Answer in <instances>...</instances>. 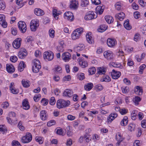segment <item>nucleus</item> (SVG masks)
<instances>
[{
	"label": "nucleus",
	"instance_id": "f257e3e1",
	"mask_svg": "<svg viewBox=\"0 0 146 146\" xmlns=\"http://www.w3.org/2000/svg\"><path fill=\"white\" fill-rule=\"evenodd\" d=\"M83 28L82 27H80L75 30L71 35L72 39L75 40L79 39L83 32Z\"/></svg>",
	"mask_w": 146,
	"mask_h": 146
},
{
	"label": "nucleus",
	"instance_id": "f03ea898",
	"mask_svg": "<svg viewBox=\"0 0 146 146\" xmlns=\"http://www.w3.org/2000/svg\"><path fill=\"white\" fill-rule=\"evenodd\" d=\"M70 102L68 100H65L62 99H59L57 101V107L58 109L66 108L70 105Z\"/></svg>",
	"mask_w": 146,
	"mask_h": 146
},
{
	"label": "nucleus",
	"instance_id": "7ed1b4c3",
	"mask_svg": "<svg viewBox=\"0 0 146 146\" xmlns=\"http://www.w3.org/2000/svg\"><path fill=\"white\" fill-rule=\"evenodd\" d=\"M33 63L32 68V71L34 72L37 73L39 72L41 68L40 62L38 59H35L33 61Z\"/></svg>",
	"mask_w": 146,
	"mask_h": 146
},
{
	"label": "nucleus",
	"instance_id": "20e7f679",
	"mask_svg": "<svg viewBox=\"0 0 146 146\" xmlns=\"http://www.w3.org/2000/svg\"><path fill=\"white\" fill-rule=\"evenodd\" d=\"M54 57L53 53L50 50L45 51L43 54V58L46 61L52 60L54 58Z\"/></svg>",
	"mask_w": 146,
	"mask_h": 146
},
{
	"label": "nucleus",
	"instance_id": "39448f33",
	"mask_svg": "<svg viewBox=\"0 0 146 146\" xmlns=\"http://www.w3.org/2000/svg\"><path fill=\"white\" fill-rule=\"evenodd\" d=\"M32 137L31 134L29 132H27L26 133L25 136L22 137L21 141L23 143H28L30 142L32 140Z\"/></svg>",
	"mask_w": 146,
	"mask_h": 146
},
{
	"label": "nucleus",
	"instance_id": "423d86ee",
	"mask_svg": "<svg viewBox=\"0 0 146 146\" xmlns=\"http://www.w3.org/2000/svg\"><path fill=\"white\" fill-rule=\"evenodd\" d=\"M97 17V15L96 12L90 11L86 14L84 17V19L86 20H89L95 19Z\"/></svg>",
	"mask_w": 146,
	"mask_h": 146
},
{
	"label": "nucleus",
	"instance_id": "0eeeda50",
	"mask_svg": "<svg viewBox=\"0 0 146 146\" xmlns=\"http://www.w3.org/2000/svg\"><path fill=\"white\" fill-rule=\"evenodd\" d=\"M39 21L37 19L32 20L30 23V27L33 31H35L39 26Z\"/></svg>",
	"mask_w": 146,
	"mask_h": 146
},
{
	"label": "nucleus",
	"instance_id": "6e6552de",
	"mask_svg": "<svg viewBox=\"0 0 146 146\" xmlns=\"http://www.w3.org/2000/svg\"><path fill=\"white\" fill-rule=\"evenodd\" d=\"M18 26L19 29L21 33H24L26 31L27 26L24 22L19 21L18 23Z\"/></svg>",
	"mask_w": 146,
	"mask_h": 146
},
{
	"label": "nucleus",
	"instance_id": "1a4fd4ad",
	"mask_svg": "<svg viewBox=\"0 0 146 146\" xmlns=\"http://www.w3.org/2000/svg\"><path fill=\"white\" fill-rule=\"evenodd\" d=\"M107 43L108 47L110 48H113L117 44V42L114 38H109L107 40Z\"/></svg>",
	"mask_w": 146,
	"mask_h": 146
},
{
	"label": "nucleus",
	"instance_id": "9d476101",
	"mask_svg": "<svg viewBox=\"0 0 146 146\" xmlns=\"http://www.w3.org/2000/svg\"><path fill=\"white\" fill-rule=\"evenodd\" d=\"M64 17L70 21H73L74 19V17L73 13L70 11H67L64 14Z\"/></svg>",
	"mask_w": 146,
	"mask_h": 146
},
{
	"label": "nucleus",
	"instance_id": "9b49d317",
	"mask_svg": "<svg viewBox=\"0 0 146 146\" xmlns=\"http://www.w3.org/2000/svg\"><path fill=\"white\" fill-rule=\"evenodd\" d=\"M104 56L105 58L108 60H110L113 58V53L109 50L105 51L104 53Z\"/></svg>",
	"mask_w": 146,
	"mask_h": 146
},
{
	"label": "nucleus",
	"instance_id": "f8f14e48",
	"mask_svg": "<svg viewBox=\"0 0 146 146\" xmlns=\"http://www.w3.org/2000/svg\"><path fill=\"white\" fill-rule=\"evenodd\" d=\"M21 43V38H16L13 43V47L16 49L19 48Z\"/></svg>",
	"mask_w": 146,
	"mask_h": 146
},
{
	"label": "nucleus",
	"instance_id": "ddd939ff",
	"mask_svg": "<svg viewBox=\"0 0 146 146\" xmlns=\"http://www.w3.org/2000/svg\"><path fill=\"white\" fill-rule=\"evenodd\" d=\"M27 52L26 49L24 48L21 49L18 54L19 58L21 59L24 58L27 55Z\"/></svg>",
	"mask_w": 146,
	"mask_h": 146
},
{
	"label": "nucleus",
	"instance_id": "4468645a",
	"mask_svg": "<svg viewBox=\"0 0 146 146\" xmlns=\"http://www.w3.org/2000/svg\"><path fill=\"white\" fill-rule=\"evenodd\" d=\"M71 58V55L69 53L66 52L63 53L62 55V60L65 62H68Z\"/></svg>",
	"mask_w": 146,
	"mask_h": 146
},
{
	"label": "nucleus",
	"instance_id": "2eb2a0df",
	"mask_svg": "<svg viewBox=\"0 0 146 146\" xmlns=\"http://www.w3.org/2000/svg\"><path fill=\"white\" fill-rule=\"evenodd\" d=\"M86 40L88 43L90 44H92L94 43V41L91 32H89L86 33Z\"/></svg>",
	"mask_w": 146,
	"mask_h": 146
},
{
	"label": "nucleus",
	"instance_id": "dca6fc26",
	"mask_svg": "<svg viewBox=\"0 0 146 146\" xmlns=\"http://www.w3.org/2000/svg\"><path fill=\"white\" fill-rule=\"evenodd\" d=\"M134 92L137 95H141L143 93L142 87L140 86H137L134 88Z\"/></svg>",
	"mask_w": 146,
	"mask_h": 146
},
{
	"label": "nucleus",
	"instance_id": "f3484780",
	"mask_svg": "<svg viewBox=\"0 0 146 146\" xmlns=\"http://www.w3.org/2000/svg\"><path fill=\"white\" fill-rule=\"evenodd\" d=\"M121 75L120 72L119 71L113 70L111 72V76L112 78L114 79L118 78Z\"/></svg>",
	"mask_w": 146,
	"mask_h": 146
},
{
	"label": "nucleus",
	"instance_id": "a211bd4d",
	"mask_svg": "<svg viewBox=\"0 0 146 146\" xmlns=\"http://www.w3.org/2000/svg\"><path fill=\"white\" fill-rule=\"evenodd\" d=\"M78 3L76 0H72L70 1V7L71 9H76L78 8Z\"/></svg>",
	"mask_w": 146,
	"mask_h": 146
},
{
	"label": "nucleus",
	"instance_id": "6ab92c4d",
	"mask_svg": "<svg viewBox=\"0 0 146 146\" xmlns=\"http://www.w3.org/2000/svg\"><path fill=\"white\" fill-rule=\"evenodd\" d=\"M40 116L41 119L42 120L46 119L48 117L47 112L45 110H42L40 112Z\"/></svg>",
	"mask_w": 146,
	"mask_h": 146
},
{
	"label": "nucleus",
	"instance_id": "aec40b11",
	"mask_svg": "<svg viewBox=\"0 0 146 146\" xmlns=\"http://www.w3.org/2000/svg\"><path fill=\"white\" fill-rule=\"evenodd\" d=\"M34 12L35 15L38 16H41L44 14V11L38 8H36L34 10Z\"/></svg>",
	"mask_w": 146,
	"mask_h": 146
},
{
	"label": "nucleus",
	"instance_id": "412c9836",
	"mask_svg": "<svg viewBox=\"0 0 146 146\" xmlns=\"http://www.w3.org/2000/svg\"><path fill=\"white\" fill-rule=\"evenodd\" d=\"M117 116V114L115 112L111 113L107 119V121L108 122H111Z\"/></svg>",
	"mask_w": 146,
	"mask_h": 146
},
{
	"label": "nucleus",
	"instance_id": "4be33fe9",
	"mask_svg": "<svg viewBox=\"0 0 146 146\" xmlns=\"http://www.w3.org/2000/svg\"><path fill=\"white\" fill-rule=\"evenodd\" d=\"M124 54V52L121 49H119L118 50L116 53V55L117 57L121 58L122 60L125 59Z\"/></svg>",
	"mask_w": 146,
	"mask_h": 146
},
{
	"label": "nucleus",
	"instance_id": "5701e85b",
	"mask_svg": "<svg viewBox=\"0 0 146 146\" xmlns=\"http://www.w3.org/2000/svg\"><path fill=\"white\" fill-rule=\"evenodd\" d=\"M78 60L79 62V65L83 68H84L88 66V63L86 61H83L82 59L79 58Z\"/></svg>",
	"mask_w": 146,
	"mask_h": 146
},
{
	"label": "nucleus",
	"instance_id": "b1692460",
	"mask_svg": "<svg viewBox=\"0 0 146 146\" xmlns=\"http://www.w3.org/2000/svg\"><path fill=\"white\" fill-rule=\"evenodd\" d=\"M14 85V83H11L10 85L9 89L11 93L14 94H17L19 92V90L18 89L15 88Z\"/></svg>",
	"mask_w": 146,
	"mask_h": 146
},
{
	"label": "nucleus",
	"instance_id": "393cba45",
	"mask_svg": "<svg viewBox=\"0 0 146 146\" xmlns=\"http://www.w3.org/2000/svg\"><path fill=\"white\" fill-rule=\"evenodd\" d=\"M73 92L72 90L66 89L65 90L63 93V96L66 97L70 98L72 96Z\"/></svg>",
	"mask_w": 146,
	"mask_h": 146
},
{
	"label": "nucleus",
	"instance_id": "a878e982",
	"mask_svg": "<svg viewBox=\"0 0 146 146\" xmlns=\"http://www.w3.org/2000/svg\"><path fill=\"white\" fill-rule=\"evenodd\" d=\"M22 106L23 109L25 110L29 109L30 106L27 99H25L23 101Z\"/></svg>",
	"mask_w": 146,
	"mask_h": 146
},
{
	"label": "nucleus",
	"instance_id": "bb28decb",
	"mask_svg": "<svg viewBox=\"0 0 146 146\" xmlns=\"http://www.w3.org/2000/svg\"><path fill=\"white\" fill-rule=\"evenodd\" d=\"M6 68L7 72L9 73H12L15 71V68L12 65L7 64Z\"/></svg>",
	"mask_w": 146,
	"mask_h": 146
},
{
	"label": "nucleus",
	"instance_id": "cd10ccee",
	"mask_svg": "<svg viewBox=\"0 0 146 146\" xmlns=\"http://www.w3.org/2000/svg\"><path fill=\"white\" fill-rule=\"evenodd\" d=\"M115 17L120 21L123 20L125 18V14L123 12L117 13L115 15Z\"/></svg>",
	"mask_w": 146,
	"mask_h": 146
},
{
	"label": "nucleus",
	"instance_id": "c85d7f7f",
	"mask_svg": "<svg viewBox=\"0 0 146 146\" xmlns=\"http://www.w3.org/2000/svg\"><path fill=\"white\" fill-rule=\"evenodd\" d=\"M6 119L7 122L11 125H15L16 124L18 121V119L16 118H15L13 119H11V118L8 117H6Z\"/></svg>",
	"mask_w": 146,
	"mask_h": 146
},
{
	"label": "nucleus",
	"instance_id": "c756f323",
	"mask_svg": "<svg viewBox=\"0 0 146 146\" xmlns=\"http://www.w3.org/2000/svg\"><path fill=\"white\" fill-rule=\"evenodd\" d=\"M53 15L56 19H57L59 17V15L62 13V12L60 11H58L56 9H53L52 11Z\"/></svg>",
	"mask_w": 146,
	"mask_h": 146
},
{
	"label": "nucleus",
	"instance_id": "7c9ffc66",
	"mask_svg": "<svg viewBox=\"0 0 146 146\" xmlns=\"http://www.w3.org/2000/svg\"><path fill=\"white\" fill-rule=\"evenodd\" d=\"M84 46L83 44H79L75 47V50L77 52H80L82 51L84 49Z\"/></svg>",
	"mask_w": 146,
	"mask_h": 146
},
{
	"label": "nucleus",
	"instance_id": "2f4dec72",
	"mask_svg": "<svg viewBox=\"0 0 146 146\" xmlns=\"http://www.w3.org/2000/svg\"><path fill=\"white\" fill-rule=\"evenodd\" d=\"M105 19L106 21L108 24L112 23L114 20L113 17L109 15L105 16Z\"/></svg>",
	"mask_w": 146,
	"mask_h": 146
},
{
	"label": "nucleus",
	"instance_id": "473e14b6",
	"mask_svg": "<svg viewBox=\"0 0 146 146\" xmlns=\"http://www.w3.org/2000/svg\"><path fill=\"white\" fill-rule=\"evenodd\" d=\"M136 128V125L133 123H131L129 124L128 128V130L131 132H133L135 131Z\"/></svg>",
	"mask_w": 146,
	"mask_h": 146
},
{
	"label": "nucleus",
	"instance_id": "72a5a7b5",
	"mask_svg": "<svg viewBox=\"0 0 146 146\" xmlns=\"http://www.w3.org/2000/svg\"><path fill=\"white\" fill-rule=\"evenodd\" d=\"M106 71V68L103 67H99L97 69L98 73L99 75H102L105 74Z\"/></svg>",
	"mask_w": 146,
	"mask_h": 146
},
{
	"label": "nucleus",
	"instance_id": "f704fd0d",
	"mask_svg": "<svg viewBox=\"0 0 146 146\" xmlns=\"http://www.w3.org/2000/svg\"><path fill=\"white\" fill-rule=\"evenodd\" d=\"M123 25L125 28L127 30H130L131 29V26L129 25V20L127 19L124 22Z\"/></svg>",
	"mask_w": 146,
	"mask_h": 146
},
{
	"label": "nucleus",
	"instance_id": "c9c22d12",
	"mask_svg": "<svg viewBox=\"0 0 146 146\" xmlns=\"http://www.w3.org/2000/svg\"><path fill=\"white\" fill-rule=\"evenodd\" d=\"M108 28V26L106 25H100L98 29V31L100 32H102L106 31Z\"/></svg>",
	"mask_w": 146,
	"mask_h": 146
},
{
	"label": "nucleus",
	"instance_id": "e433bc0d",
	"mask_svg": "<svg viewBox=\"0 0 146 146\" xmlns=\"http://www.w3.org/2000/svg\"><path fill=\"white\" fill-rule=\"evenodd\" d=\"M25 66V64L24 62L23 61L21 62L19 64L18 67L19 71L20 72L23 71Z\"/></svg>",
	"mask_w": 146,
	"mask_h": 146
},
{
	"label": "nucleus",
	"instance_id": "4c0bfd02",
	"mask_svg": "<svg viewBox=\"0 0 146 146\" xmlns=\"http://www.w3.org/2000/svg\"><path fill=\"white\" fill-rule=\"evenodd\" d=\"M141 100V98L138 96H135L133 99V102L135 105H137Z\"/></svg>",
	"mask_w": 146,
	"mask_h": 146
},
{
	"label": "nucleus",
	"instance_id": "58836bf2",
	"mask_svg": "<svg viewBox=\"0 0 146 146\" xmlns=\"http://www.w3.org/2000/svg\"><path fill=\"white\" fill-rule=\"evenodd\" d=\"M128 119L127 117L124 116L120 122L121 125L122 126H126L128 123Z\"/></svg>",
	"mask_w": 146,
	"mask_h": 146
},
{
	"label": "nucleus",
	"instance_id": "ea45409f",
	"mask_svg": "<svg viewBox=\"0 0 146 146\" xmlns=\"http://www.w3.org/2000/svg\"><path fill=\"white\" fill-rule=\"evenodd\" d=\"M102 6H98L96 8V11L97 13L99 15L102 14L104 11V8Z\"/></svg>",
	"mask_w": 146,
	"mask_h": 146
},
{
	"label": "nucleus",
	"instance_id": "a19ab883",
	"mask_svg": "<svg viewBox=\"0 0 146 146\" xmlns=\"http://www.w3.org/2000/svg\"><path fill=\"white\" fill-rule=\"evenodd\" d=\"M93 85L92 83H89L86 84L85 86V89L87 91H90L93 87Z\"/></svg>",
	"mask_w": 146,
	"mask_h": 146
},
{
	"label": "nucleus",
	"instance_id": "79ce46f5",
	"mask_svg": "<svg viewBox=\"0 0 146 146\" xmlns=\"http://www.w3.org/2000/svg\"><path fill=\"white\" fill-rule=\"evenodd\" d=\"M94 88L96 91H100L102 90L104 88L101 84H98L94 86Z\"/></svg>",
	"mask_w": 146,
	"mask_h": 146
},
{
	"label": "nucleus",
	"instance_id": "37998d69",
	"mask_svg": "<svg viewBox=\"0 0 146 146\" xmlns=\"http://www.w3.org/2000/svg\"><path fill=\"white\" fill-rule=\"evenodd\" d=\"M111 80L110 78L108 76H105L101 79L100 81L102 82H110Z\"/></svg>",
	"mask_w": 146,
	"mask_h": 146
},
{
	"label": "nucleus",
	"instance_id": "c03bdc74",
	"mask_svg": "<svg viewBox=\"0 0 146 146\" xmlns=\"http://www.w3.org/2000/svg\"><path fill=\"white\" fill-rule=\"evenodd\" d=\"M115 137L117 141H122L123 139L122 135L119 132H118L116 134Z\"/></svg>",
	"mask_w": 146,
	"mask_h": 146
},
{
	"label": "nucleus",
	"instance_id": "a18cd8bd",
	"mask_svg": "<svg viewBox=\"0 0 146 146\" xmlns=\"http://www.w3.org/2000/svg\"><path fill=\"white\" fill-rule=\"evenodd\" d=\"M122 2V1H120L116 3L115 5V7L116 9L118 10H119L121 9V7L123 5Z\"/></svg>",
	"mask_w": 146,
	"mask_h": 146
},
{
	"label": "nucleus",
	"instance_id": "49530a36",
	"mask_svg": "<svg viewBox=\"0 0 146 146\" xmlns=\"http://www.w3.org/2000/svg\"><path fill=\"white\" fill-rule=\"evenodd\" d=\"M137 111L136 110L132 111L131 114V117L133 120H135L136 119L137 117Z\"/></svg>",
	"mask_w": 146,
	"mask_h": 146
},
{
	"label": "nucleus",
	"instance_id": "de8ad7c7",
	"mask_svg": "<svg viewBox=\"0 0 146 146\" xmlns=\"http://www.w3.org/2000/svg\"><path fill=\"white\" fill-rule=\"evenodd\" d=\"M22 83L23 86L26 88H27L29 86V81L28 80H23Z\"/></svg>",
	"mask_w": 146,
	"mask_h": 146
},
{
	"label": "nucleus",
	"instance_id": "09e8293b",
	"mask_svg": "<svg viewBox=\"0 0 146 146\" xmlns=\"http://www.w3.org/2000/svg\"><path fill=\"white\" fill-rule=\"evenodd\" d=\"M16 4L20 8L22 7L25 5V2H24L23 0H16Z\"/></svg>",
	"mask_w": 146,
	"mask_h": 146
},
{
	"label": "nucleus",
	"instance_id": "8fccbe9b",
	"mask_svg": "<svg viewBox=\"0 0 146 146\" xmlns=\"http://www.w3.org/2000/svg\"><path fill=\"white\" fill-rule=\"evenodd\" d=\"M36 141L38 142L40 144H42L43 142V138L40 136H36L35 137Z\"/></svg>",
	"mask_w": 146,
	"mask_h": 146
},
{
	"label": "nucleus",
	"instance_id": "3c124183",
	"mask_svg": "<svg viewBox=\"0 0 146 146\" xmlns=\"http://www.w3.org/2000/svg\"><path fill=\"white\" fill-rule=\"evenodd\" d=\"M40 102L42 105L46 106L48 104V100L45 98H43L41 100Z\"/></svg>",
	"mask_w": 146,
	"mask_h": 146
},
{
	"label": "nucleus",
	"instance_id": "603ef678",
	"mask_svg": "<svg viewBox=\"0 0 146 146\" xmlns=\"http://www.w3.org/2000/svg\"><path fill=\"white\" fill-rule=\"evenodd\" d=\"M96 69L94 67H92L89 68L88 72L90 74H93L95 73Z\"/></svg>",
	"mask_w": 146,
	"mask_h": 146
},
{
	"label": "nucleus",
	"instance_id": "864d4df0",
	"mask_svg": "<svg viewBox=\"0 0 146 146\" xmlns=\"http://www.w3.org/2000/svg\"><path fill=\"white\" fill-rule=\"evenodd\" d=\"M121 90L123 94H126L129 91V88L127 86H123L121 87Z\"/></svg>",
	"mask_w": 146,
	"mask_h": 146
},
{
	"label": "nucleus",
	"instance_id": "5fc2aeb1",
	"mask_svg": "<svg viewBox=\"0 0 146 146\" xmlns=\"http://www.w3.org/2000/svg\"><path fill=\"white\" fill-rule=\"evenodd\" d=\"M49 36L52 38H53L55 36V31L52 29H50L49 31Z\"/></svg>",
	"mask_w": 146,
	"mask_h": 146
},
{
	"label": "nucleus",
	"instance_id": "6e6d98bb",
	"mask_svg": "<svg viewBox=\"0 0 146 146\" xmlns=\"http://www.w3.org/2000/svg\"><path fill=\"white\" fill-rule=\"evenodd\" d=\"M41 98V95L39 94L35 95L33 98L34 101L36 102H38Z\"/></svg>",
	"mask_w": 146,
	"mask_h": 146
},
{
	"label": "nucleus",
	"instance_id": "4d7b16f0",
	"mask_svg": "<svg viewBox=\"0 0 146 146\" xmlns=\"http://www.w3.org/2000/svg\"><path fill=\"white\" fill-rule=\"evenodd\" d=\"M112 65L114 67L118 68L121 69H122L123 68V66L121 65V64L119 63H112Z\"/></svg>",
	"mask_w": 146,
	"mask_h": 146
},
{
	"label": "nucleus",
	"instance_id": "13d9d810",
	"mask_svg": "<svg viewBox=\"0 0 146 146\" xmlns=\"http://www.w3.org/2000/svg\"><path fill=\"white\" fill-rule=\"evenodd\" d=\"M54 72L55 73H62V68L58 66H56L54 68Z\"/></svg>",
	"mask_w": 146,
	"mask_h": 146
},
{
	"label": "nucleus",
	"instance_id": "bf43d9fd",
	"mask_svg": "<svg viewBox=\"0 0 146 146\" xmlns=\"http://www.w3.org/2000/svg\"><path fill=\"white\" fill-rule=\"evenodd\" d=\"M146 65L145 64H143L141 65L139 68V72L140 74H142L143 72L144 69L146 67Z\"/></svg>",
	"mask_w": 146,
	"mask_h": 146
},
{
	"label": "nucleus",
	"instance_id": "052dcab7",
	"mask_svg": "<svg viewBox=\"0 0 146 146\" xmlns=\"http://www.w3.org/2000/svg\"><path fill=\"white\" fill-rule=\"evenodd\" d=\"M5 7V2L3 1L0 0V10L4 9Z\"/></svg>",
	"mask_w": 146,
	"mask_h": 146
},
{
	"label": "nucleus",
	"instance_id": "680f3d73",
	"mask_svg": "<svg viewBox=\"0 0 146 146\" xmlns=\"http://www.w3.org/2000/svg\"><path fill=\"white\" fill-rule=\"evenodd\" d=\"M77 76L78 79L80 80H82L84 78V74L83 73H80L77 75Z\"/></svg>",
	"mask_w": 146,
	"mask_h": 146
},
{
	"label": "nucleus",
	"instance_id": "e2e57ef3",
	"mask_svg": "<svg viewBox=\"0 0 146 146\" xmlns=\"http://www.w3.org/2000/svg\"><path fill=\"white\" fill-rule=\"evenodd\" d=\"M89 4L88 0H82L81 2V6L83 7H85Z\"/></svg>",
	"mask_w": 146,
	"mask_h": 146
},
{
	"label": "nucleus",
	"instance_id": "0e129e2a",
	"mask_svg": "<svg viewBox=\"0 0 146 146\" xmlns=\"http://www.w3.org/2000/svg\"><path fill=\"white\" fill-rule=\"evenodd\" d=\"M55 131L56 133L59 135H62V129L60 127L57 128L55 130Z\"/></svg>",
	"mask_w": 146,
	"mask_h": 146
},
{
	"label": "nucleus",
	"instance_id": "69168bd1",
	"mask_svg": "<svg viewBox=\"0 0 146 146\" xmlns=\"http://www.w3.org/2000/svg\"><path fill=\"white\" fill-rule=\"evenodd\" d=\"M90 115L91 116L93 117L92 114L95 115L98 114L99 113L98 111L96 110H92L89 111Z\"/></svg>",
	"mask_w": 146,
	"mask_h": 146
},
{
	"label": "nucleus",
	"instance_id": "338daca9",
	"mask_svg": "<svg viewBox=\"0 0 146 146\" xmlns=\"http://www.w3.org/2000/svg\"><path fill=\"white\" fill-rule=\"evenodd\" d=\"M7 131L4 125H0V133H4Z\"/></svg>",
	"mask_w": 146,
	"mask_h": 146
},
{
	"label": "nucleus",
	"instance_id": "774afa93",
	"mask_svg": "<svg viewBox=\"0 0 146 146\" xmlns=\"http://www.w3.org/2000/svg\"><path fill=\"white\" fill-rule=\"evenodd\" d=\"M18 127L21 131H23L25 130V127L22 125V123L21 121H19V123Z\"/></svg>",
	"mask_w": 146,
	"mask_h": 146
}]
</instances>
